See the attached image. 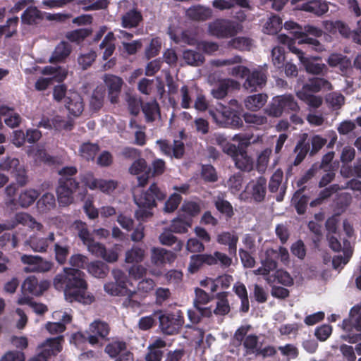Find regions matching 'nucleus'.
<instances>
[{
	"mask_svg": "<svg viewBox=\"0 0 361 361\" xmlns=\"http://www.w3.org/2000/svg\"><path fill=\"white\" fill-rule=\"evenodd\" d=\"M214 206L216 210L224 215L226 219H231L235 213L232 204L226 200L218 197L214 201Z\"/></svg>",
	"mask_w": 361,
	"mask_h": 361,
	"instance_id": "c03bdc74",
	"label": "nucleus"
},
{
	"mask_svg": "<svg viewBox=\"0 0 361 361\" xmlns=\"http://www.w3.org/2000/svg\"><path fill=\"white\" fill-rule=\"evenodd\" d=\"M310 151V143L305 142V140H300L296 145L294 152L297 155L293 161L294 166H298L306 157Z\"/></svg>",
	"mask_w": 361,
	"mask_h": 361,
	"instance_id": "3c124183",
	"label": "nucleus"
},
{
	"mask_svg": "<svg viewBox=\"0 0 361 361\" xmlns=\"http://www.w3.org/2000/svg\"><path fill=\"white\" fill-rule=\"evenodd\" d=\"M78 173L75 166H64L59 171L60 178L58 180L56 194L58 201L62 206L71 204L76 192L80 198L82 199L87 194V187L80 186V183L73 178Z\"/></svg>",
	"mask_w": 361,
	"mask_h": 361,
	"instance_id": "f03ea898",
	"label": "nucleus"
},
{
	"mask_svg": "<svg viewBox=\"0 0 361 361\" xmlns=\"http://www.w3.org/2000/svg\"><path fill=\"white\" fill-rule=\"evenodd\" d=\"M267 190V179L264 176H259L248 183L242 195L245 194V198H250L254 202L261 203L265 200Z\"/></svg>",
	"mask_w": 361,
	"mask_h": 361,
	"instance_id": "9d476101",
	"label": "nucleus"
},
{
	"mask_svg": "<svg viewBox=\"0 0 361 361\" xmlns=\"http://www.w3.org/2000/svg\"><path fill=\"white\" fill-rule=\"evenodd\" d=\"M166 198V192L160 188L156 183H153L139 195H134V202L138 207L135 216L138 221H146L153 216V209L157 207L158 202H164Z\"/></svg>",
	"mask_w": 361,
	"mask_h": 361,
	"instance_id": "7ed1b4c3",
	"label": "nucleus"
},
{
	"mask_svg": "<svg viewBox=\"0 0 361 361\" xmlns=\"http://www.w3.org/2000/svg\"><path fill=\"white\" fill-rule=\"evenodd\" d=\"M300 106L292 94H283L274 97L266 109V113L275 118L282 116L283 113H298Z\"/></svg>",
	"mask_w": 361,
	"mask_h": 361,
	"instance_id": "39448f33",
	"label": "nucleus"
},
{
	"mask_svg": "<svg viewBox=\"0 0 361 361\" xmlns=\"http://www.w3.org/2000/svg\"><path fill=\"white\" fill-rule=\"evenodd\" d=\"M20 260L23 264L27 265L24 268V271L26 273H44L50 271L53 267L51 262L45 260L42 257L37 255H23L20 257Z\"/></svg>",
	"mask_w": 361,
	"mask_h": 361,
	"instance_id": "4468645a",
	"label": "nucleus"
},
{
	"mask_svg": "<svg viewBox=\"0 0 361 361\" xmlns=\"http://www.w3.org/2000/svg\"><path fill=\"white\" fill-rule=\"evenodd\" d=\"M157 144L159 145L161 154L166 157L176 159H180L184 157L185 145L180 140H174L171 145L168 140L160 139L157 141Z\"/></svg>",
	"mask_w": 361,
	"mask_h": 361,
	"instance_id": "dca6fc26",
	"label": "nucleus"
},
{
	"mask_svg": "<svg viewBox=\"0 0 361 361\" xmlns=\"http://www.w3.org/2000/svg\"><path fill=\"white\" fill-rule=\"evenodd\" d=\"M259 343V337L255 334H249L247 335L243 343V347L245 349V355H248L251 354H257V351L259 349L258 348Z\"/></svg>",
	"mask_w": 361,
	"mask_h": 361,
	"instance_id": "5fc2aeb1",
	"label": "nucleus"
},
{
	"mask_svg": "<svg viewBox=\"0 0 361 361\" xmlns=\"http://www.w3.org/2000/svg\"><path fill=\"white\" fill-rule=\"evenodd\" d=\"M92 30L88 28H80L68 32L66 37L72 42L80 43L82 42L86 37L90 36Z\"/></svg>",
	"mask_w": 361,
	"mask_h": 361,
	"instance_id": "6e6d98bb",
	"label": "nucleus"
},
{
	"mask_svg": "<svg viewBox=\"0 0 361 361\" xmlns=\"http://www.w3.org/2000/svg\"><path fill=\"white\" fill-rule=\"evenodd\" d=\"M214 121L221 127L238 129L243 126L242 111L230 106H222L220 109L210 111Z\"/></svg>",
	"mask_w": 361,
	"mask_h": 361,
	"instance_id": "20e7f679",
	"label": "nucleus"
},
{
	"mask_svg": "<svg viewBox=\"0 0 361 361\" xmlns=\"http://www.w3.org/2000/svg\"><path fill=\"white\" fill-rule=\"evenodd\" d=\"M142 20V16L136 9H131L122 16L121 25L126 29L137 27Z\"/></svg>",
	"mask_w": 361,
	"mask_h": 361,
	"instance_id": "7c9ffc66",
	"label": "nucleus"
},
{
	"mask_svg": "<svg viewBox=\"0 0 361 361\" xmlns=\"http://www.w3.org/2000/svg\"><path fill=\"white\" fill-rule=\"evenodd\" d=\"M65 106L69 113L74 116H79L84 109L82 98L77 92L70 93L66 99Z\"/></svg>",
	"mask_w": 361,
	"mask_h": 361,
	"instance_id": "a878e982",
	"label": "nucleus"
},
{
	"mask_svg": "<svg viewBox=\"0 0 361 361\" xmlns=\"http://www.w3.org/2000/svg\"><path fill=\"white\" fill-rule=\"evenodd\" d=\"M183 58L187 64L194 66L200 65L204 61V58L202 54L190 49H187L183 51Z\"/></svg>",
	"mask_w": 361,
	"mask_h": 361,
	"instance_id": "603ef678",
	"label": "nucleus"
},
{
	"mask_svg": "<svg viewBox=\"0 0 361 361\" xmlns=\"http://www.w3.org/2000/svg\"><path fill=\"white\" fill-rule=\"evenodd\" d=\"M105 96V91L102 88H97L93 91L92 94L90 105L91 109L94 111L99 110L104 104V99Z\"/></svg>",
	"mask_w": 361,
	"mask_h": 361,
	"instance_id": "bf43d9fd",
	"label": "nucleus"
},
{
	"mask_svg": "<svg viewBox=\"0 0 361 361\" xmlns=\"http://www.w3.org/2000/svg\"><path fill=\"white\" fill-rule=\"evenodd\" d=\"M104 288L107 293L114 296L126 295L130 292V290L127 288V286H123L119 283L114 282L104 284Z\"/></svg>",
	"mask_w": 361,
	"mask_h": 361,
	"instance_id": "052dcab7",
	"label": "nucleus"
},
{
	"mask_svg": "<svg viewBox=\"0 0 361 361\" xmlns=\"http://www.w3.org/2000/svg\"><path fill=\"white\" fill-rule=\"evenodd\" d=\"M182 197L180 194L174 192L171 194L168 200L165 202L164 211L166 213H171L174 212L180 204Z\"/></svg>",
	"mask_w": 361,
	"mask_h": 361,
	"instance_id": "338daca9",
	"label": "nucleus"
},
{
	"mask_svg": "<svg viewBox=\"0 0 361 361\" xmlns=\"http://www.w3.org/2000/svg\"><path fill=\"white\" fill-rule=\"evenodd\" d=\"M42 18L41 11L35 6L27 7L21 15L22 23L28 25L37 24Z\"/></svg>",
	"mask_w": 361,
	"mask_h": 361,
	"instance_id": "f704fd0d",
	"label": "nucleus"
},
{
	"mask_svg": "<svg viewBox=\"0 0 361 361\" xmlns=\"http://www.w3.org/2000/svg\"><path fill=\"white\" fill-rule=\"evenodd\" d=\"M87 258L81 255H73L69 259L70 264L75 268H63L54 279V286L57 290H63L66 300L70 302H79L91 304L94 297L87 293V283L85 274L79 269L84 268Z\"/></svg>",
	"mask_w": 361,
	"mask_h": 361,
	"instance_id": "f257e3e1",
	"label": "nucleus"
},
{
	"mask_svg": "<svg viewBox=\"0 0 361 361\" xmlns=\"http://www.w3.org/2000/svg\"><path fill=\"white\" fill-rule=\"evenodd\" d=\"M54 233H50L47 238L32 237L27 243L35 252H44L49 246V242L54 241Z\"/></svg>",
	"mask_w": 361,
	"mask_h": 361,
	"instance_id": "72a5a7b5",
	"label": "nucleus"
},
{
	"mask_svg": "<svg viewBox=\"0 0 361 361\" xmlns=\"http://www.w3.org/2000/svg\"><path fill=\"white\" fill-rule=\"evenodd\" d=\"M326 28L331 32H338L343 37H349L351 31L348 25L341 20L327 22Z\"/></svg>",
	"mask_w": 361,
	"mask_h": 361,
	"instance_id": "09e8293b",
	"label": "nucleus"
},
{
	"mask_svg": "<svg viewBox=\"0 0 361 361\" xmlns=\"http://www.w3.org/2000/svg\"><path fill=\"white\" fill-rule=\"evenodd\" d=\"M56 206V200L53 194L44 193L37 202V207L40 212L44 213L54 209Z\"/></svg>",
	"mask_w": 361,
	"mask_h": 361,
	"instance_id": "a18cd8bd",
	"label": "nucleus"
},
{
	"mask_svg": "<svg viewBox=\"0 0 361 361\" xmlns=\"http://www.w3.org/2000/svg\"><path fill=\"white\" fill-rule=\"evenodd\" d=\"M216 241L219 244L228 246V253L230 255H236L238 236L234 231H223L220 233L216 236Z\"/></svg>",
	"mask_w": 361,
	"mask_h": 361,
	"instance_id": "5701e85b",
	"label": "nucleus"
},
{
	"mask_svg": "<svg viewBox=\"0 0 361 361\" xmlns=\"http://www.w3.org/2000/svg\"><path fill=\"white\" fill-rule=\"evenodd\" d=\"M81 181L91 190L99 189L104 193L109 194L118 186V182L114 180H104L94 178L92 173H87L81 177Z\"/></svg>",
	"mask_w": 361,
	"mask_h": 361,
	"instance_id": "2eb2a0df",
	"label": "nucleus"
},
{
	"mask_svg": "<svg viewBox=\"0 0 361 361\" xmlns=\"http://www.w3.org/2000/svg\"><path fill=\"white\" fill-rule=\"evenodd\" d=\"M88 271L94 277L104 278L107 274L108 268L103 262L96 261L89 264Z\"/></svg>",
	"mask_w": 361,
	"mask_h": 361,
	"instance_id": "4d7b16f0",
	"label": "nucleus"
},
{
	"mask_svg": "<svg viewBox=\"0 0 361 361\" xmlns=\"http://www.w3.org/2000/svg\"><path fill=\"white\" fill-rule=\"evenodd\" d=\"M127 343L123 339L113 338L105 347L104 351L111 358H116L127 351Z\"/></svg>",
	"mask_w": 361,
	"mask_h": 361,
	"instance_id": "c756f323",
	"label": "nucleus"
},
{
	"mask_svg": "<svg viewBox=\"0 0 361 361\" xmlns=\"http://www.w3.org/2000/svg\"><path fill=\"white\" fill-rule=\"evenodd\" d=\"M218 301L216 308L212 311L216 315L224 316L227 314L230 310V305L227 299V293L221 292L216 294Z\"/></svg>",
	"mask_w": 361,
	"mask_h": 361,
	"instance_id": "79ce46f5",
	"label": "nucleus"
},
{
	"mask_svg": "<svg viewBox=\"0 0 361 361\" xmlns=\"http://www.w3.org/2000/svg\"><path fill=\"white\" fill-rule=\"evenodd\" d=\"M71 52V46L69 43L62 41L55 47L54 51L50 57L51 63H59L66 59Z\"/></svg>",
	"mask_w": 361,
	"mask_h": 361,
	"instance_id": "473e14b6",
	"label": "nucleus"
},
{
	"mask_svg": "<svg viewBox=\"0 0 361 361\" xmlns=\"http://www.w3.org/2000/svg\"><path fill=\"white\" fill-rule=\"evenodd\" d=\"M331 82L323 78L313 77L309 78L302 85L301 89L296 92H305V94H314L322 90H331Z\"/></svg>",
	"mask_w": 361,
	"mask_h": 361,
	"instance_id": "a211bd4d",
	"label": "nucleus"
},
{
	"mask_svg": "<svg viewBox=\"0 0 361 361\" xmlns=\"http://www.w3.org/2000/svg\"><path fill=\"white\" fill-rule=\"evenodd\" d=\"M279 39L281 43L288 46L290 51L297 55L307 72L318 75L322 73L324 69L326 68V66L324 63H315L310 58L305 57V51L302 49L295 47V42L284 35V34L279 35Z\"/></svg>",
	"mask_w": 361,
	"mask_h": 361,
	"instance_id": "0eeeda50",
	"label": "nucleus"
},
{
	"mask_svg": "<svg viewBox=\"0 0 361 361\" xmlns=\"http://www.w3.org/2000/svg\"><path fill=\"white\" fill-rule=\"evenodd\" d=\"M49 287V283L47 281H38V279L30 276L25 279L22 284V292L23 294H30L38 296L42 295Z\"/></svg>",
	"mask_w": 361,
	"mask_h": 361,
	"instance_id": "f3484780",
	"label": "nucleus"
},
{
	"mask_svg": "<svg viewBox=\"0 0 361 361\" xmlns=\"http://www.w3.org/2000/svg\"><path fill=\"white\" fill-rule=\"evenodd\" d=\"M176 259V255L172 251L162 247H152L151 250V262L155 266L172 263Z\"/></svg>",
	"mask_w": 361,
	"mask_h": 361,
	"instance_id": "4be33fe9",
	"label": "nucleus"
},
{
	"mask_svg": "<svg viewBox=\"0 0 361 361\" xmlns=\"http://www.w3.org/2000/svg\"><path fill=\"white\" fill-rule=\"evenodd\" d=\"M214 265L215 259L209 254L193 255L190 257L188 271L192 273H196L203 264Z\"/></svg>",
	"mask_w": 361,
	"mask_h": 361,
	"instance_id": "bb28decb",
	"label": "nucleus"
},
{
	"mask_svg": "<svg viewBox=\"0 0 361 361\" xmlns=\"http://www.w3.org/2000/svg\"><path fill=\"white\" fill-rule=\"evenodd\" d=\"M267 98V95L263 93L250 95L244 101L245 106L250 111H257L266 104Z\"/></svg>",
	"mask_w": 361,
	"mask_h": 361,
	"instance_id": "2f4dec72",
	"label": "nucleus"
},
{
	"mask_svg": "<svg viewBox=\"0 0 361 361\" xmlns=\"http://www.w3.org/2000/svg\"><path fill=\"white\" fill-rule=\"evenodd\" d=\"M89 334L85 339L92 345H96L99 343V338L102 339H108L111 327L109 324L99 319H94L89 326Z\"/></svg>",
	"mask_w": 361,
	"mask_h": 361,
	"instance_id": "9b49d317",
	"label": "nucleus"
},
{
	"mask_svg": "<svg viewBox=\"0 0 361 361\" xmlns=\"http://www.w3.org/2000/svg\"><path fill=\"white\" fill-rule=\"evenodd\" d=\"M0 170L10 173L13 175L17 183L20 185H25L27 182L26 171L17 158L7 157L0 163Z\"/></svg>",
	"mask_w": 361,
	"mask_h": 361,
	"instance_id": "ddd939ff",
	"label": "nucleus"
},
{
	"mask_svg": "<svg viewBox=\"0 0 361 361\" xmlns=\"http://www.w3.org/2000/svg\"><path fill=\"white\" fill-rule=\"evenodd\" d=\"M284 28L290 32L292 37H289L286 35H285L295 42V47H297V45L298 46L299 39L301 37L304 36V34L302 33V27L293 21H286L284 23Z\"/></svg>",
	"mask_w": 361,
	"mask_h": 361,
	"instance_id": "de8ad7c7",
	"label": "nucleus"
},
{
	"mask_svg": "<svg viewBox=\"0 0 361 361\" xmlns=\"http://www.w3.org/2000/svg\"><path fill=\"white\" fill-rule=\"evenodd\" d=\"M62 341L63 337L61 336L47 339L41 345L43 348L42 351L49 358L51 356L56 355L62 350Z\"/></svg>",
	"mask_w": 361,
	"mask_h": 361,
	"instance_id": "c85d7f7f",
	"label": "nucleus"
},
{
	"mask_svg": "<svg viewBox=\"0 0 361 361\" xmlns=\"http://www.w3.org/2000/svg\"><path fill=\"white\" fill-rule=\"evenodd\" d=\"M12 223L15 224V227L18 224H23L32 229L36 228L40 231L42 228V225L35 221V219L27 213L19 212L15 215L14 219L12 220Z\"/></svg>",
	"mask_w": 361,
	"mask_h": 361,
	"instance_id": "e433bc0d",
	"label": "nucleus"
},
{
	"mask_svg": "<svg viewBox=\"0 0 361 361\" xmlns=\"http://www.w3.org/2000/svg\"><path fill=\"white\" fill-rule=\"evenodd\" d=\"M145 250L139 247L134 246L126 252V262L127 263H138L143 260Z\"/></svg>",
	"mask_w": 361,
	"mask_h": 361,
	"instance_id": "e2e57ef3",
	"label": "nucleus"
},
{
	"mask_svg": "<svg viewBox=\"0 0 361 361\" xmlns=\"http://www.w3.org/2000/svg\"><path fill=\"white\" fill-rule=\"evenodd\" d=\"M142 110L145 116L147 122L154 121L156 119V115L160 114L159 106L156 100L146 102L142 105Z\"/></svg>",
	"mask_w": 361,
	"mask_h": 361,
	"instance_id": "49530a36",
	"label": "nucleus"
},
{
	"mask_svg": "<svg viewBox=\"0 0 361 361\" xmlns=\"http://www.w3.org/2000/svg\"><path fill=\"white\" fill-rule=\"evenodd\" d=\"M198 91V87L192 85L189 87L183 85L180 90L181 102L180 106L183 109H190L192 104V97L195 96L196 92Z\"/></svg>",
	"mask_w": 361,
	"mask_h": 361,
	"instance_id": "58836bf2",
	"label": "nucleus"
},
{
	"mask_svg": "<svg viewBox=\"0 0 361 361\" xmlns=\"http://www.w3.org/2000/svg\"><path fill=\"white\" fill-rule=\"evenodd\" d=\"M195 293L194 307L203 317H210L212 314L211 307H204L202 306L208 304L212 300V297L209 296L207 293L200 288H195Z\"/></svg>",
	"mask_w": 361,
	"mask_h": 361,
	"instance_id": "aec40b11",
	"label": "nucleus"
},
{
	"mask_svg": "<svg viewBox=\"0 0 361 361\" xmlns=\"http://www.w3.org/2000/svg\"><path fill=\"white\" fill-rule=\"evenodd\" d=\"M228 42V47L240 51H250L253 40L247 37H233Z\"/></svg>",
	"mask_w": 361,
	"mask_h": 361,
	"instance_id": "4c0bfd02",
	"label": "nucleus"
},
{
	"mask_svg": "<svg viewBox=\"0 0 361 361\" xmlns=\"http://www.w3.org/2000/svg\"><path fill=\"white\" fill-rule=\"evenodd\" d=\"M19 18L18 16H14L8 18L6 24L0 25V37L5 35L6 38L8 39L12 37L17 33V26L18 25Z\"/></svg>",
	"mask_w": 361,
	"mask_h": 361,
	"instance_id": "37998d69",
	"label": "nucleus"
},
{
	"mask_svg": "<svg viewBox=\"0 0 361 361\" xmlns=\"http://www.w3.org/2000/svg\"><path fill=\"white\" fill-rule=\"evenodd\" d=\"M267 282L269 284L277 283L284 286H290L293 283V279L288 272L280 270L277 271L275 275L268 278Z\"/></svg>",
	"mask_w": 361,
	"mask_h": 361,
	"instance_id": "680f3d73",
	"label": "nucleus"
},
{
	"mask_svg": "<svg viewBox=\"0 0 361 361\" xmlns=\"http://www.w3.org/2000/svg\"><path fill=\"white\" fill-rule=\"evenodd\" d=\"M343 329L346 334L345 341L350 343H356L361 341V311L359 312L353 307L350 310V319L343 321Z\"/></svg>",
	"mask_w": 361,
	"mask_h": 361,
	"instance_id": "1a4fd4ad",
	"label": "nucleus"
},
{
	"mask_svg": "<svg viewBox=\"0 0 361 361\" xmlns=\"http://www.w3.org/2000/svg\"><path fill=\"white\" fill-rule=\"evenodd\" d=\"M159 329L166 335L178 334L184 324L181 314H163L159 317Z\"/></svg>",
	"mask_w": 361,
	"mask_h": 361,
	"instance_id": "f8f14e48",
	"label": "nucleus"
},
{
	"mask_svg": "<svg viewBox=\"0 0 361 361\" xmlns=\"http://www.w3.org/2000/svg\"><path fill=\"white\" fill-rule=\"evenodd\" d=\"M271 154V150L265 149L258 156L256 164V170L263 173L265 172L269 160V157Z\"/></svg>",
	"mask_w": 361,
	"mask_h": 361,
	"instance_id": "69168bd1",
	"label": "nucleus"
},
{
	"mask_svg": "<svg viewBox=\"0 0 361 361\" xmlns=\"http://www.w3.org/2000/svg\"><path fill=\"white\" fill-rule=\"evenodd\" d=\"M267 79V77L264 71L255 69L251 71L250 70V73L247 75L243 87L250 92L256 91L265 85Z\"/></svg>",
	"mask_w": 361,
	"mask_h": 361,
	"instance_id": "6ab92c4d",
	"label": "nucleus"
},
{
	"mask_svg": "<svg viewBox=\"0 0 361 361\" xmlns=\"http://www.w3.org/2000/svg\"><path fill=\"white\" fill-rule=\"evenodd\" d=\"M282 27V20L277 16H271L264 27L265 32L269 35L276 34Z\"/></svg>",
	"mask_w": 361,
	"mask_h": 361,
	"instance_id": "0e129e2a",
	"label": "nucleus"
},
{
	"mask_svg": "<svg viewBox=\"0 0 361 361\" xmlns=\"http://www.w3.org/2000/svg\"><path fill=\"white\" fill-rule=\"evenodd\" d=\"M187 15L193 20L204 21L212 16V10L199 5L188 8Z\"/></svg>",
	"mask_w": 361,
	"mask_h": 361,
	"instance_id": "c9c22d12",
	"label": "nucleus"
},
{
	"mask_svg": "<svg viewBox=\"0 0 361 361\" xmlns=\"http://www.w3.org/2000/svg\"><path fill=\"white\" fill-rule=\"evenodd\" d=\"M99 150V147L97 144L90 142L83 143L80 147L81 157L87 161L94 160Z\"/></svg>",
	"mask_w": 361,
	"mask_h": 361,
	"instance_id": "864d4df0",
	"label": "nucleus"
},
{
	"mask_svg": "<svg viewBox=\"0 0 361 361\" xmlns=\"http://www.w3.org/2000/svg\"><path fill=\"white\" fill-rule=\"evenodd\" d=\"M240 83L233 79H225L219 82L215 89L212 90V95L216 99L224 98L230 89L238 90Z\"/></svg>",
	"mask_w": 361,
	"mask_h": 361,
	"instance_id": "cd10ccee",
	"label": "nucleus"
},
{
	"mask_svg": "<svg viewBox=\"0 0 361 361\" xmlns=\"http://www.w3.org/2000/svg\"><path fill=\"white\" fill-rule=\"evenodd\" d=\"M71 247L65 242H58L54 244V255L56 261L61 265L64 264L70 254Z\"/></svg>",
	"mask_w": 361,
	"mask_h": 361,
	"instance_id": "ea45409f",
	"label": "nucleus"
},
{
	"mask_svg": "<svg viewBox=\"0 0 361 361\" xmlns=\"http://www.w3.org/2000/svg\"><path fill=\"white\" fill-rule=\"evenodd\" d=\"M39 193L34 189L25 190L22 192L18 197V204L22 207H28L35 202L39 197Z\"/></svg>",
	"mask_w": 361,
	"mask_h": 361,
	"instance_id": "8fccbe9b",
	"label": "nucleus"
},
{
	"mask_svg": "<svg viewBox=\"0 0 361 361\" xmlns=\"http://www.w3.org/2000/svg\"><path fill=\"white\" fill-rule=\"evenodd\" d=\"M297 97L310 107L319 108L322 104V97L314 94H305V92H296Z\"/></svg>",
	"mask_w": 361,
	"mask_h": 361,
	"instance_id": "13d9d810",
	"label": "nucleus"
},
{
	"mask_svg": "<svg viewBox=\"0 0 361 361\" xmlns=\"http://www.w3.org/2000/svg\"><path fill=\"white\" fill-rule=\"evenodd\" d=\"M232 147L234 149L233 153L235 166L243 171H251L254 167L253 159L247 155L245 151L240 150L238 152L234 145L232 146Z\"/></svg>",
	"mask_w": 361,
	"mask_h": 361,
	"instance_id": "393cba45",
	"label": "nucleus"
},
{
	"mask_svg": "<svg viewBox=\"0 0 361 361\" xmlns=\"http://www.w3.org/2000/svg\"><path fill=\"white\" fill-rule=\"evenodd\" d=\"M243 29L240 23L224 18L216 19L208 26L209 33L218 39L233 37L241 32Z\"/></svg>",
	"mask_w": 361,
	"mask_h": 361,
	"instance_id": "423d86ee",
	"label": "nucleus"
},
{
	"mask_svg": "<svg viewBox=\"0 0 361 361\" xmlns=\"http://www.w3.org/2000/svg\"><path fill=\"white\" fill-rule=\"evenodd\" d=\"M104 82L108 87L109 97L112 104L118 102V94L121 92L123 81L121 78L111 75L105 74Z\"/></svg>",
	"mask_w": 361,
	"mask_h": 361,
	"instance_id": "412c9836",
	"label": "nucleus"
},
{
	"mask_svg": "<svg viewBox=\"0 0 361 361\" xmlns=\"http://www.w3.org/2000/svg\"><path fill=\"white\" fill-rule=\"evenodd\" d=\"M171 39L176 44L195 45L197 43V35L191 30H185L180 35H173Z\"/></svg>",
	"mask_w": 361,
	"mask_h": 361,
	"instance_id": "a19ab883",
	"label": "nucleus"
},
{
	"mask_svg": "<svg viewBox=\"0 0 361 361\" xmlns=\"http://www.w3.org/2000/svg\"><path fill=\"white\" fill-rule=\"evenodd\" d=\"M300 9L320 16L328 11L329 6L323 0H308L300 5Z\"/></svg>",
	"mask_w": 361,
	"mask_h": 361,
	"instance_id": "b1692460",
	"label": "nucleus"
},
{
	"mask_svg": "<svg viewBox=\"0 0 361 361\" xmlns=\"http://www.w3.org/2000/svg\"><path fill=\"white\" fill-rule=\"evenodd\" d=\"M180 210L190 217H195L200 213L201 207L197 202L185 201L180 207Z\"/></svg>",
	"mask_w": 361,
	"mask_h": 361,
	"instance_id": "774afa93",
	"label": "nucleus"
},
{
	"mask_svg": "<svg viewBox=\"0 0 361 361\" xmlns=\"http://www.w3.org/2000/svg\"><path fill=\"white\" fill-rule=\"evenodd\" d=\"M302 33L304 36L301 37L298 41V46H301L300 49H305V51L312 50L318 53L325 50L324 45L317 39L325 35L321 28L306 25L302 27Z\"/></svg>",
	"mask_w": 361,
	"mask_h": 361,
	"instance_id": "6e6552de",
	"label": "nucleus"
}]
</instances>
